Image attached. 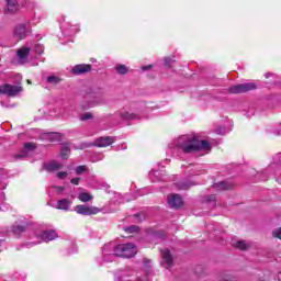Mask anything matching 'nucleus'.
<instances>
[{
    "label": "nucleus",
    "instance_id": "f257e3e1",
    "mask_svg": "<svg viewBox=\"0 0 281 281\" xmlns=\"http://www.w3.org/2000/svg\"><path fill=\"white\" fill-rule=\"evenodd\" d=\"M178 148H181L186 154L196 153V150H207L211 151L212 147L210 142L201 140L196 136L188 137L182 136L179 138Z\"/></svg>",
    "mask_w": 281,
    "mask_h": 281
},
{
    "label": "nucleus",
    "instance_id": "f03ea898",
    "mask_svg": "<svg viewBox=\"0 0 281 281\" xmlns=\"http://www.w3.org/2000/svg\"><path fill=\"white\" fill-rule=\"evenodd\" d=\"M104 97V90L102 88H87L83 93V101L81 103V108L93 109V106H98V104H102V98Z\"/></svg>",
    "mask_w": 281,
    "mask_h": 281
},
{
    "label": "nucleus",
    "instance_id": "7ed1b4c3",
    "mask_svg": "<svg viewBox=\"0 0 281 281\" xmlns=\"http://www.w3.org/2000/svg\"><path fill=\"white\" fill-rule=\"evenodd\" d=\"M137 251L134 244H120L114 248V256L119 258H133Z\"/></svg>",
    "mask_w": 281,
    "mask_h": 281
},
{
    "label": "nucleus",
    "instance_id": "20e7f679",
    "mask_svg": "<svg viewBox=\"0 0 281 281\" xmlns=\"http://www.w3.org/2000/svg\"><path fill=\"white\" fill-rule=\"evenodd\" d=\"M13 38L16 41H23L24 38H27L30 34H32V26L30 24H16L13 27Z\"/></svg>",
    "mask_w": 281,
    "mask_h": 281
},
{
    "label": "nucleus",
    "instance_id": "39448f33",
    "mask_svg": "<svg viewBox=\"0 0 281 281\" xmlns=\"http://www.w3.org/2000/svg\"><path fill=\"white\" fill-rule=\"evenodd\" d=\"M23 91V87L21 86H12L9 83H4L0 86V95H8L9 98H16L19 93Z\"/></svg>",
    "mask_w": 281,
    "mask_h": 281
},
{
    "label": "nucleus",
    "instance_id": "423d86ee",
    "mask_svg": "<svg viewBox=\"0 0 281 281\" xmlns=\"http://www.w3.org/2000/svg\"><path fill=\"white\" fill-rule=\"evenodd\" d=\"M254 89H256V83H240L228 88V93H247Z\"/></svg>",
    "mask_w": 281,
    "mask_h": 281
},
{
    "label": "nucleus",
    "instance_id": "0eeeda50",
    "mask_svg": "<svg viewBox=\"0 0 281 281\" xmlns=\"http://www.w3.org/2000/svg\"><path fill=\"white\" fill-rule=\"evenodd\" d=\"M77 214H81L82 216H91L93 214H100L102 210L98 209L97 206H87V205H77L75 207Z\"/></svg>",
    "mask_w": 281,
    "mask_h": 281
},
{
    "label": "nucleus",
    "instance_id": "6e6552de",
    "mask_svg": "<svg viewBox=\"0 0 281 281\" xmlns=\"http://www.w3.org/2000/svg\"><path fill=\"white\" fill-rule=\"evenodd\" d=\"M161 254V265L165 267V269H171L172 265L175 263V258L172 257V254L169 249H164L160 251Z\"/></svg>",
    "mask_w": 281,
    "mask_h": 281
},
{
    "label": "nucleus",
    "instance_id": "1a4fd4ad",
    "mask_svg": "<svg viewBox=\"0 0 281 281\" xmlns=\"http://www.w3.org/2000/svg\"><path fill=\"white\" fill-rule=\"evenodd\" d=\"M111 144H115V137L113 136H103L94 140V146L98 148H106V146H111Z\"/></svg>",
    "mask_w": 281,
    "mask_h": 281
},
{
    "label": "nucleus",
    "instance_id": "9d476101",
    "mask_svg": "<svg viewBox=\"0 0 281 281\" xmlns=\"http://www.w3.org/2000/svg\"><path fill=\"white\" fill-rule=\"evenodd\" d=\"M168 205H170V207L179 209L183 205V199L179 194H171L168 196Z\"/></svg>",
    "mask_w": 281,
    "mask_h": 281
},
{
    "label": "nucleus",
    "instance_id": "9b49d317",
    "mask_svg": "<svg viewBox=\"0 0 281 281\" xmlns=\"http://www.w3.org/2000/svg\"><path fill=\"white\" fill-rule=\"evenodd\" d=\"M89 71H91V65L89 64H79L72 68L75 76H82V74H89Z\"/></svg>",
    "mask_w": 281,
    "mask_h": 281
},
{
    "label": "nucleus",
    "instance_id": "f8f14e48",
    "mask_svg": "<svg viewBox=\"0 0 281 281\" xmlns=\"http://www.w3.org/2000/svg\"><path fill=\"white\" fill-rule=\"evenodd\" d=\"M16 54L20 65H25L27 63V56H30V47L19 48Z\"/></svg>",
    "mask_w": 281,
    "mask_h": 281
},
{
    "label": "nucleus",
    "instance_id": "ddd939ff",
    "mask_svg": "<svg viewBox=\"0 0 281 281\" xmlns=\"http://www.w3.org/2000/svg\"><path fill=\"white\" fill-rule=\"evenodd\" d=\"M41 238L44 243H49L50 240H56L58 238V234L56 231H43L41 234Z\"/></svg>",
    "mask_w": 281,
    "mask_h": 281
},
{
    "label": "nucleus",
    "instance_id": "4468645a",
    "mask_svg": "<svg viewBox=\"0 0 281 281\" xmlns=\"http://www.w3.org/2000/svg\"><path fill=\"white\" fill-rule=\"evenodd\" d=\"M60 168H63V164L56 160L44 164V169H46L47 172H56V170H60Z\"/></svg>",
    "mask_w": 281,
    "mask_h": 281
},
{
    "label": "nucleus",
    "instance_id": "2eb2a0df",
    "mask_svg": "<svg viewBox=\"0 0 281 281\" xmlns=\"http://www.w3.org/2000/svg\"><path fill=\"white\" fill-rule=\"evenodd\" d=\"M214 190H217V192H223V190H232L234 188V184L228 181H221L213 184Z\"/></svg>",
    "mask_w": 281,
    "mask_h": 281
},
{
    "label": "nucleus",
    "instance_id": "dca6fc26",
    "mask_svg": "<svg viewBox=\"0 0 281 281\" xmlns=\"http://www.w3.org/2000/svg\"><path fill=\"white\" fill-rule=\"evenodd\" d=\"M41 139H46L47 142H59L60 134L56 132L45 133L41 136Z\"/></svg>",
    "mask_w": 281,
    "mask_h": 281
},
{
    "label": "nucleus",
    "instance_id": "f3484780",
    "mask_svg": "<svg viewBox=\"0 0 281 281\" xmlns=\"http://www.w3.org/2000/svg\"><path fill=\"white\" fill-rule=\"evenodd\" d=\"M7 10L11 13L16 12V10H19V3L16 0H7Z\"/></svg>",
    "mask_w": 281,
    "mask_h": 281
},
{
    "label": "nucleus",
    "instance_id": "a211bd4d",
    "mask_svg": "<svg viewBox=\"0 0 281 281\" xmlns=\"http://www.w3.org/2000/svg\"><path fill=\"white\" fill-rule=\"evenodd\" d=\"M69 205H71V202H69L67 199L57 201V210H64L67 212V210H69Z\"/></svg>",
    "mask_w": 281,
    "mask_h": 281
},
{
    "label": "nucleus",
    "instance_id": "6ab92c4d",
    "mask_svg": "<svg viewBox=\"0 0 281 281\" xmlns=\"http://www.w3.org/2000/svg\"><path fill=\"white\" fill-rule=\"evenodd\" d=\"M192 186H194V183L188 182V181H182V182L176 183V187L178 188V190H190V188H192Z\"/></svg>",
    "mask_w": 281,
    "mask_h": 281
},
{
    "label": "nucleus",
    "instance_id": "aec40b11",
    "mask_svg": "<svg viewBox=\"0 0 281 281\" xmlns=\"http://www.w3.org/2000/svg\"><path fill=\"white\" fill-rule=\"evenodd\" d=\"M78 199L82 203H87V202L91 201V199H93V196H91V194H89L87 192H82V193H79Z\"/></svg>",
    "mask_w": 281,
    "mask_h": 281
},
{
    "label": "nucleus",
    "instance_id": "412c9836",
    "mask_svg": "<svg viewBox=\"0 0 281 281\" xmlns=\"http://www.w3.org/2000/svg\"><path fill=\"white\" fill-rule=\"evenodd\" d=\"M63 79H60L58 76H48L46 78V82H48V85H59V82H61Z\"/></svg>",
    "mask_w": 281,
    "mask_h": 281
},
{
    "label": "nucleus",
    "instance_id": "4be33fe9",
    "mask_svg": "<svg viewBox=\"0 0 281 281\" xmlns=\"http://www.w3.org/2000/svg\"><path fill=\"white\" fill-rule=\"evenodd\" d=\"M235 247L241 251H246V249H249V244L245 240H239L235 244Z\"/></svg>",
    "mask_w": 281,
    "mask_h": 281
},
{
    "label": "nucleus",
    "instance_id": "5701e85b",
    "mask_svg": "<svg viewBox=\"0 0 281 281\" xmlns=\"http://www.w3.org/2000/svg\"><path fill=\"white\" fill-rule=\"evenodd\" d=\"M60 157L61 159H68L69 158V146L63 145L60 150Z\"/></svg>",
    "mask_w": 281,
    "mask_h": 281
},
{
    "label": "nucleus",
    "instance_id": "b1692460",
    "mask_svg": "<svg viewBox=\"0 0 281 281\" xmlns=\"http://www.w3.org/2000/svg\"><path fill=\"white\" fill-rule=\"evenodd\" d=\"M116 71L121 76H124V75L128 74V68L125 65H117L116 66Z\"/></svg>",
    "mask_w": 281,
    "mask_h": 281
},
{
    "label": "nucleus",
    "instance_id": "393cba45",
    "mask_svg": "<svg viewBox=\"0 0 281 281\" xmlns=\"http://www.w3.org/2000/svg\"><path fill=\"white\" fill-rule=\"evenodd\" d=\"M122 117L123 120H139V116H137V114L128 113V112L123 113Z\"/></svg>",
    "mask_w": 281,
    "mask_h": 281
},
{
    "label": "nucleus",
    "instance_id": "a878e982",
    "mask_svg": "<svg viewBox=\"0 0 281 281\" xmlns=\"http://www.w3.org/2000/svg\"><path fill=\"white\" fill-rule=\"evenodd\" d=\"M12 232L13 234H15V236H19L20 234H23V232H25V226L23 225L13 226Z\"/></svg>",
    "mask_w": 281,
    "mask_h": 281
},
{
    "label": "nucleus",
    "instance_id": "bb28decb",
    "mask_svg": "<svg viewBox=\"0 0 281 281\" xmlns=\"http://www.w3.org/2000/svg\"><path fill=\"white\" fill-rule=\"evenodd\" d=\"M35 148H36V144H34V143H25V144H24V150H25L26 153H30V151H32V150H35Z\"/></svg>",
    "mask_w": 281,
    "mask_h": 281
},
{
    "label": "nucleus",
    "instance_id": "cd10ccee",
    "mask_svg": "<svg viewBox=\"0 0 281 281\" xmlns=\"http://www.w3.org/2000/svg\"><path fill=\"white\" fill-rule=\"evenodd\" d=\"M125 232L128 234H135V232H139V226L132 225L125 228Z\"/></svg>",
    "mask_w": 281,
    "mask_h": 281
},
{
    "label": "nucleus",
    "instance_id": "c85d7f7f",
    "mask_svg": "<svg viewBox=\"0 0 281 281\" xmlns=\"http://www.w3.org/2000/svg\"><path fill=\"white\" fill-rule=\"evenodd\" d=\"M81 122H87V120H93V114L87 112L80 116Z\"/></svg>",
    "mask_w": 281,
    "mask_h": 281
},
{
    "label": "nucleus",
    "instance_id": "c756f323",
    "mask_svg": "<svg viewBox=\"0 0 281 281\" xmlns=\"http://www.w3.org/2000/svg\"><path fill=\"white\" fill-rule=\"evenodd\" d=\"M75 172H76V175H82V173L87 172V167L86 166H78L75 169Z\"/></svg>",
    "mask_w": 281,
    "mask_h": 281
},
{
    "label": "nucleus",
    "instance_id": "7c9ffc66",
    "mask_svg": "<svg viewBox=\"0 0 281 281\" xmlns=\"http://www.w3.org/2000/svg\"><path fill=\"white\" fill-rule=\"evenodd\" d=\"M45 52V47L41 44L35 45V54H43Z\"/></svg>",
    "mask_w": 281,
    "mask_h": 281
},
{
    "label": "nucleus",
    "instance_id": "2f4dec72",
    "mask_svg": "<svg viewBox=\"0 0 281 281\" xmlns=\"http://www.w3.org/2000/svg\"><path fill=\"white\" fill-rule=\"evenodd\" d=\"M29 151H26L25 149L23 151H21L20 154H18L15 156V159H25V157H27Z\"/></svg>",
    "mask_w": 281,
    "mask_h": 281
},
{
    "label": "nucleus",
    "instance_id": "473e14b6",
    "mask_svg": "<svg viewBox=\"0 0 281 281\" xmlns=\"http://www.w3.org/2000/svg\"><path fill=\"white\" fill-rule=\"evenodd\" d=\"M273 238H279L281 240V228L272 232Z\"/></svg>",
    "mask_w": 281,
    "mask_h": 281
},
{
    "label": "nucleus",
    "instance_id": "72a5a7b5",
    "mask_svg": "<svg viewBox=\"0 0 281 281\" xmlns=\"http://www.w3.org/2000/svg\"><path fill=\"white\" fill-rule=\"evenodd\" d=\"M67 175V171H59L57 172V179H66Z\"/></svg>",
    "mask_w": 281,
    "mask_h": 281
},
{
    "label": "nucleus",
    "instance_id": "f704fd0d",
    "mask_svg": "<svg viewBox=\"0 0 281 281\" xmlns=\"http://www.w3.org/2000/svg\"><path fill=\"white\" fill-rule=\"evenodd\" d=\"M70 182L72 183V186H78L80 183V178H72Z\"/></svg>",
    "mask_w": 281,
    "mask_h": 281
},
{
    "label": "nucleus",
    "instance_id": "c9c22d12",
    "mask_svg": "<svg viewBox=\"0 0 281 281\" xmlns=\"http://www.w3.org/2000/svg\"><path fill=\"white\" fill-rule=\"evenodd\" d=\"M175 60H171L169 57H166L165 58V65L167 66V67H170V65H171V63H173Z\"/></svg>",
    "mask_w": 281,
    "mask_h": 281
},
{
    "label": "nucleus",
    "instance_id": "e433bc0d",
    "mask_svg": "<svg viewBox=\"0 0 281 281\" xmlns=\"http://www.w3.org/2000/svg\"><path fill=\"white\" fill-rule=\"evenodd\" d=\"M57 194H61L63 192H65V187H55Z\"/></svg>",
    "mask_w": 281,
    "mask_h": 281
},
{
    "label": "nucleus",
    "instance_id": "4c0bfd02",
    "mask_svg": "<svg viewBox=\"0 0 281 281\" xmlns=\"http://www.w3.org/2000/svg\"><path fill=\"white\" fill-rule=\"evenodd\" d=\"M207 201H209V202H214V201H216V195H213V194H212V195H209V196H207Z\"/></svg>",
    "mask_w": 281,
    "mask_h": 281
},
{
    "label": "nucleus",
    "instance_id": "58836bf2",
    "mask_svg": "<svg viewBox=\"0 0 281 281\" xmlns=\"http://www.w3.org/2000/svg\"><path fill=\"white\" fill-rule=\"evenodd\" d=\"M135 217L138 218V221H144V214H135Z\"/></svg>",
    "mask_w": 281,
    "mask_h": 281
},
{
    "label": "nucleus",
    "instance_id": "ea45409f",
    "mask_svg": "<svg viewBox=\"0 0 281 281\" xmlns=\"http://www.w3.org/2000/svg\"><path fill=\"white\" fill-rule=\"evenodd\" d=\"M151 67H153L151 65L143 66L142 69L143 71H147V69H151Z\"/></svg>",
    "mask_w": 281,
    "mask_h": 281
},
{
    "label": "nucleus",
    "instance_id": "a19ab883",
    "mask_svg": "<svg viewBox=\"0 0 281 281\" xmlns=\"http://www.w3.org/2000/svg\"><path fill=\"white\" fill-rule=\"evenodd\" d=\"M27 247H34V245H36V243H31V244H26Z\"/></svg>",
    "mask_w": 281,
    "mask_h": 281
},
{
    "label": "nucleus",
    "instance_id": "79ce46f5",
    "mask_svg": "<svg viewBox=\"0 0 281 281\" xmlns=\"http://www.w3.org/2000/svg\"><path fill=\"white\" fill-rule=\"evenodd\" d=\"M278 280L281 281V271L278 274Z\"/></svg>",
    "mask_w": 281,
    "mask_h": 281
}]
</instances>
